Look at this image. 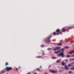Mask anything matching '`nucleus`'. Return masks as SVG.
Returning a JSON list of instances; mask_svg holds the SVG:
<instances>
[{
    "mask_svg": "<svg viewBox=\"0 0 74 74\" xmlns=\"http://www.w3.org/2000/svg\"><path fill=\"white\" fill-rule=\"evenodd\" d=\"M69 48V47L67 46L65 47L64 48H62V49H61L60 50L58 51H55L54 53H60L59 54H58V56H61L62 57H64V48ZM62 51V52L60 53V51Z\"/></svg>",
    "mask_w": 74,
    "mask_h": 74,
    "instance_id": "f257e3e1",
    "label": "nucleus"
},
{
    "mask_svg": "<svg viewBox=\"0 0 74 74\" xmlns=\"http://www.w3.org/2000/svg\"><path fill=\"white\" fill-rule=\"evenodd\" d=\"M60 33V29H58L56 30V32H54L53 33V34L54 36H55L56 35H59Z\"/></svg>",
    "mask_w": 74,
    "mask_h": 74,
    "instance_id": "f03ea898",
    "label": "nucleus"
},
{
    "mask_svg": "<svg viewBox=\"0 0 74 74\" xmlns=\"http://www.w3.org/2000/svg\"><path fill=\"white\" fill-rule=\"evenodd\" d=\"M51 37H52V36H51V35H50L47 38V42H50V38H51Z\"/></svg>",
    "mask_w": 74,
    "mask_h": 74,
    "instance_id": "7ed1b4c3",
    "label": "nucleus"
},
{
    "mask_svg": "<svg viewBox=\"0 0 74 74\" xmlns=\"http://www.w3.org/2000/svg\"><path fill=\"white\" fill-rule=\"evenodd\" d=\"M6 70L8 71H9L10 70H12V68L11 67H6Z\"/></svg>",
    "mask_w": 74,
    "mask_h": 74,
    "instance_id": "20e7f679",
    "label": "nucleus"
},
{
    "mask_svg": "<svg viewBox=\"0 0 74 74\" xmlns=\"http://www.w3.org/2000/svg\"><path fill=\"white\" fill-rule=\"evenodd\" d=\"M60 49V47H56L55 49H54L53 51H56V50H59Z\"/></svg>",
    "mask_w": 74,
    "mask_h": 74,
    "instance_id": "39448f33",
    "label": "nucleus"
},
{
    "mask_svg": "<svg viewBox=\"0 0 74 74\" xmlns=\"http://www.w3.org/2000/svg\"><path fill=\"white\" fill-rule=\"evenodd\" d=\"M50 71L52 73H56V71H52L51 70H50Z\"/></svg>",
    "mask_w": 74,
    "mask_h": 74,
    "instance_id": "423d86ee",
    "label": "nucleus"
},
{
    "mask_svg": "<svg viewBox=\"0 0 74 74\" xmlns=\"http://www.w3.org/2000/svg\"><path fill=\"white\" fill-rule=\"evenodd\" d=\"M74 50L73 51H71L69 52L68 53H69V54H71V53H74Z\"/></svg>",
    "mask_w": 74,
    "mask_h": 74,
    "instance_id": "0eeeda50",
    "label": "nucleus"
},
{
    "mask_svg": "<svg viewBox=\"0 0 74 74\" xmlns=\"http://www.w3.org/2000/svg\"><path fill=\"white\" fill-rule=\"evenodd\" d=\"M62 32H66V29H65L64 28H62Z\"/></svg>",
    "mask_w": 74,
    "mask_h": 74,
    "instance_id": "6e6552de",
    "label": "nucleus"
},
{
    "mask_svg": "<svg viewBox=\"0 0 74 74\" xmlns=\"http://www.w3.org/2000/svg\"><path fill=\"white\" fill-rule=\"evenodd\" d=\"M65 70H68L69 69V68L66 65L65 66Z\"/></svg>",
    "mask_w": 74,
    "mask_h": 74,
    "instance_id": "1a4fd4ad",
    "label": "nucleus"
},
{
    "mask_svg": "<svg viewBox=\"0 0 74 74\" xmlns=\"http://www.w3.org/2000/svg\"><path fill=\"white\" fill-rule=\"evenodd\" d=\"M68 29H71L72 28H73V27H68Z\"/></svg>",
    "mask_w": 74,
    "mask_h": 74,
    "instance_id": "9d476101",
    "label": "nucleus"
},
{
    "mask_svg": "<svg viewBox=\"0 0 74 74\" xmlns=\"http://www.w3.org/2000/svg\"><path fill=\"white\" fill-rule=\"evenodd\" d=\"M42 57H41V56H39L36 57V58H41Z\"/></svg>",
    "mask_w": 74,
    "mask_h": 74,
    "instance_id": "9b49d317",
    "label": "nucleus"
},
{
    "mask_svg": "<svg viewBox=\"0 0 74 74\" xmlns=\"http://www.w3.org/2000/svg\"><path fill=\"white\" fill-rule=\"evenodd\" d=\"M57 45H62V43H58V44H57Z\"/></svg>",
    "mask_w": 74,
    "mask_h": 74,
    "instance_id": "f8f14e48",
    "label": "nucleus"
},
{
    "mask_svg": "<svg viewBox=\"0 0 74 74\" xmlns=\"http://www.w3.org/2000/svg\"><path fill=\"white\" fill-rule=\"evenodd\" d=\"M64 64H65L64 63V62H62V66H64Z\"/></svg>",
    "mask_w": 74,
    "mask_h": 74,
    "instance_id": "ddd939ff",
    "label": "nucleus"
},
{
    "mask_svg": "<svg viewBox=\"0 0 74 74\" xmlns=\"http://www.w3.org/2000/svg\"><path fill=\"white\" fill-rule=\"evenodd\" d=\"M4 71H1V72H0V74H2V73H4Z\"/></svg>",
    "mask_w": 74,
    "mask_h": 74,
    "instance_id": "4468645a",
    "label": "nucleus"
},
{
    "mask_svg": "<svg viewBox=\"0 0 74 74\" xmlns=\"http://www.w3.org/2000/svg\"><path fill=\"white\" fill-rule=\"evenodd\" d=\"M8 64V62H6L5 64V66H7Z\"/></svg>",
    "mask_w": 74,
    "mask_h": 74,
    "instance_id": "2eb2a0df",
    "label": "nucleus"
},
{
    "mask_svg": "<svg viewBox=\"0 0 74 74\" xmlns=\"http://www.w3.org/2000/svg\"><path fill=\"white\" fill-rule=\"evenodd\" d=\"M60 62V60H58L57 61V62H58V63L59 62Z\"/></svg>",
    "mask_w": 74,
    "mask_h": 74,
    "instance_id": "dca6fc26",
    "label": "nucleus"
},
{
    "mask_svg": "<svg viewBox=\"0 0 74 74\" xmlns=\"http://www.w3.org/2000/svg\"><path fill=\"white\" fill-rule=\"evenodd\" d=\"M71 64H69L68 65V66H69V67H70V66H71Z\"/></svg>",
    "mask_w": 74,
    "mask_h": 74,
    "instance_id": "f3484780",
    "label": "nucleus"
},
{
    "mask_svg": "<svg viewBox=\"0 0 74 74\" xmlns=\"http://www.w3.org/2000/svg\"><path fill=\"white\" fill-rule=\"evenodd\" d=\"M51 58H53V59H56V57H51Z\"/></svg>",
    "mask_w": 74,
    "mask_h": 74,
    "instance_id": "a211bd4d",
    "label": "nucleus"
},
{
    "mask_svg": "<svg viewBox=\"0 0 74 74\" xmlns=\"http://www.w3.org/2000/svg\"><path fill=\"white\" fill-rule=\"evenodd\" d=\"M70 57V56L69 55H67L66 56V57L67 58L68 57Z\"/></svg>",
    "mask_w": 74,
    "mask_h": 74,
    "instance_id": "6ab92c4d",
    "label": "nucleus"
},
{
    "mask_svg": "<svg viewBox=\"0 0 74 74\" xmlns=\"http://www.w3.org/2000/svg\"><path fill=\"white\" fill-rule=\"evenodd\" d=\"M74 66H73V68H71V69L72 70H73V69H74Z\"/></svg>",
    "mask_w": 74,
    "mask_h": 74,
    "instance_id": "aec40b11",
    "label": "nucleus"
},
{
    "mask_svg": "<svg viewBox=\"0 0 74 74\" xmlns=\"http://www.w3.org/2000/svg\"><path fill=\"white\" fill-rule=\"evenodd\" d=\"M70 60H74V58L70 59Z\"/></svg>",
    "mask_w": 74,
    "mask_h": 74,
    "instance_id": "412c9836",
    "label": "nucleus"
},
{
    "mask_svg": "<svg viewBox=\"0 0 74 74\" xmlns=\"http://www.w3.org/2000/svg\"><path fill=\"white\" fill-rule=\"evenodd\" d=\"M39 69H40V68H38V69H37V70L40 71V70H39Z\"/></svg>",
    "mask_w": 74,
    "mask_h": 74,
    "instance_id": "4be33fe9",
    "label": "nucleus"
},
{
    "mask_svg": "<svg viewBox=\"0 0 74 74\" xmlns=\"http://www.w3.org/2000/svg\"><path fill=\"white\" fill-rule=\"evenodd\" d=\"M73 63H74V62H73V63H72L71 64H72L71 65V66H73V65H72V64H73Z\"/></svg>",
    "mask_w": 74,
    "mask_h": 74,
    "instance_id": "5701e85b",
    "label": "nucleus"
},
{
    "mask_svg": "<svg viewBox=\"0 0 74 74\" xmlns=\"http://www.w3.org/2000/svg\"><path fill=\"white\" fill-rule=\"evenodd\" d=\"M51 48H49L47 49V50H50L51 49Z\"/></svg>",
    "mask_w": 74,
    "mask_h": 74,
    "instance_id": "b1692460",
    "label": "nucleus"
},
{
    "mask_svg": "<svg viewBox=\"0 0 74 74\" xmlns=\"http://www.w3.org/2000/svg\"><path fill=\"white\" fill-rule=\"evenodd\" d=\"M43 55H44V51H43Z\"/></svg>",
    "mask_w": 74,
    "mask_h": 74,
    "instance_id": "393cba45",
    "label": "nucleus"
},
{
    "mask_svg": "<svg viewBox=\"0 0 74 74\" xmlns=\"http://www.w3.org/2000/svg\"><path fill=\"white\" fill-rule=\"evenodd\" d=\"M41 47H44V45H42L41 46Z\"/></svg>",
    "mask_w": 74,
    "mask_h": 74,
    "instance_id": "a878e982",
    "label": "nucleus"
},
{
    "mask_svg": "<svg viewBox=\"0 0 74 74\" xmlns=\"http://www.w3.org/2000/svg\"><path fill=\"white\" fill-rule=\"evenodd\" d=\"M69 73H71V71H69Z\"/></svg>",
    "mask_w": 74,
    "mask_h": 74,
    "instance_id": "bb28decb",
    "label": "nucleus"
},
{
    "mask_svg": "<svg viewBox=\"0 0 74 74\" xmlns=\"http://www.w3.org/2000/svg\"><path fill=\"white\" fill-rule=\"evenodd\" d=\"M65 61H66V62H67V61H68V60H65Z\"/></svg>",
    "mask_w": 74,
    "mask_h": 74,
    "instance_id": "cd10ccee",
    "label": "nucleus"
},
{
    "mask_svg": "<svg viewBox=\"0 0 74 74\" xmlns=\"http://www.w3.org/2000/svg\"><path fill=\"white\" fill-rule=\"evenodd\" d=\"M28 74H31V73H27Z\"/></svg>",
    "mask_w": 74,
    "mask_h": 74,
    "instance_id": "c85d7f7f",
    "label": "nucleus"
},
{
    "mask_svg": "<svg viewBox=\"0 0 74 74\" xmlns=\"http://www.w3.org/2000/svg\"><path fill=\"white\" fill-rule=\"evenodd\" d=\"M72 57H74V55L72 56Z\"/></svg>",
    "mask_w": 74,
    "mask_h": 74,
    "instance_id": "c756f323",
    "label": "nucleus"
},
{
    "mask_svg": "<svg viewBox=\"0 0 74 74\" xmlns=\"http://www.w3.org/2000/svg\"><path fill=\"white\" fill-rule=\"evenodd\" d=\"M16 70H18V69H16Z\"/></svg>",
    "mask_w": 74,
    "mask_h": 74,
    "instance_id": "7c9ffc66",
    "label": "nucleus"
},
{
    "mask_svg": "<svg viewBox=\"0 0 74 74\" xmlns=\"http://www.w3.org/2000/svg\"><path fill=\"white\" fill-rule=\"evenodd\" d=\"M34 74H36V73H34Z\"/></svg>",
    "mask_w": 74,
    "mask_h": 74,
    "instance_id": "2f4dec72",
    "label": "nucleus"
},
{
    "mask_svg": "<svg viewBox=\"0 0 74 74\" xmlns=\"http://www.w3.org/2000/svg\"><path fill=\"white\" fill-rule=\"evenodd\" d=\"M71 42V43L73 42Z\"/></svg>",
    "mask_w": 74,
    "mask_h": 74,
    "instance_id": "473e14b6",
    "label": "nucleus"
},
{
    "mask_svg": "<svg viewBox=\"0 0 74 74\" xmlns=\"http://www.w3.org/2000/svg\"><path fill=\"white\" fill-rule=\"evenodd\" d=\"M60 71H61V70H60Z\"/></svg>",
    "mask_w": 74,
    "mask_h": 74,
    "instance_id": "72a5a7b5",
    "label": "nucleus"
},
{
    "mask_svg": "<svg viewBox=\"0 0 74 74\" xmlns=\"http://www.w3.org/2000/svg\"><path fill=\"white\" fill-rule=\"evenodd\" d=\"M73 63H74V62H73Z\"/></svg>",
    "mask_w": 74,
    "mask_h": 74,
    "instance_id": "f704fd0d",
    "label": "nucleus"
}]
</instances>
